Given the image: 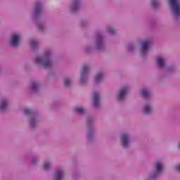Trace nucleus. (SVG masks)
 I'll list each match as a JSON object with an SVG mask.
<instances>
[{
  "instance_id": "f03ea898",
  "label": "nucleus",
  "mask_w": 180,
  "mask_h": 180,
  "mask_svg": "<svg viewBox=\"0 0 180 180\" xmlns=\"http://www.w3.org/2000/svg\"><path fill=\"white\" fill-rule=\"evenodd\" d=\"M94 50L98 51H105L106 50V41H105V35L102 32L96 33L93 45H87L84 47V51L86 54H91Z\"/></svg>"
},
{
  "instance_id": "7ed1b4c3",
  "label": "nucleus",
  "mask_w": 180,
  "mask_h": 180,
  "mask_svg": "<svg viewBox=\"0 0 180 180\" xmlns=\"http://www.w3.org/2000/svg\"><path fill=\"white\" fill-rule=\"evenodd\" d=\"M44 6L41 2H37L35 4L34 10L32 12V20L36 24V26L39 32H46V25L41 21V15H43V11Z\"/></svg>"
},
{
  "instance_id": "6ab92c4d",
  "label": "nucleus",
  "mask_w": 180,
  "mask_h": 180,
  "mask_svg": "<svg viewBox=\"0 0 180 180\" xmlns=\"http://www.w3.org/2000/svg\"><path fill=\"white\" fill-rule=\"evenodd\" d=\"M41 86V84L38 81H32L30 84V91L32 94H37L39 91H40V87Z\"/></svg>"
},
{
  "instance_id": "f8f14e48",
  "label": "nucleus",
  "mask_w": 180,
  "mask_h": 180,
  "mask_svg": "<svg viewBox=\"0 0 180 180\" xmlns=\"http://www.w3.org/2000/svg\"><path fill=\"white\" fill-rule=\"evenodd\" d=\"M21 40H22V34H20V33L14 32L11 34L10 37L9 44L11 47H13L16 49V47H19Z\"/></svg>"
},
{
  "instance_id": "4468645a",
  "label": "nucleus",
  "mask_w": 180,
  "mask_h": 180,
  "mask_svg": "<svg viewBox=\"0 0 180 180\" xmlns=\"http://www.w3.org/2000/svg\"><path fill=\"white\" fill-rule=\"evenodd\" d=\"M130 91V89L128 86H124L122 87L116 95V99L117 102L120 103H122L126 101V97L127 96V94H129V91Z\"/></svg>"
},
{
  "instance_id": "ddd939ff",
  "label": "nucleus",
  "mask_w": 180,
  "mask_h": 180,
  "mask_svg": "<svg viewBox=\"0 0 180 180\" xmlns=\"http://www.w3.org/2000/svg\"><path fill=\"white\" fill-rule=\"evenodd\" d=\"M82 0H71L68 6L69 12L73 15L77 14L81 11V4Z\"/></svg>"
},
{
  "instance_id": "b1692460",
  "label": "nucleus",
  "mask_w": 180,
  "mask_h": 180,
  "mask_svg": "<svg viewBox=\"0 0 180 180\" xmlns=\"http://www.w3.org/2000/svg\"><path fill=\"white\" fill-rule=\"evenodd\" d=\"M106 32L111 34V36H116V29H115V27L112 25H108L105 27Z\"/></svg>"
},
{
  "instance_id": "cd10ccee",
  "label": "nucleus",
  "mask_w": 180,
  "mask_h": 180,
  "mask_svg": "<svg viewBox=\"0 0 180 180\" xmlns=\"http://www.w3.org/2000/svg\"><path fill=\"white\" fill-rule=\"evenodd\" d=\"M50 168H51V162L45 161L43 163V169H44V171H50Z\"/></svg>"
},
{
  "instance_id": "473e14b6",
  "label": "nucleus",
  "mask_w": 180,
  "mask_h": 180,
  "mask_svg": "<svg viewBox=\"0 0 180 180\" xmlns=\"http://www.w3.org/2000/svg\"><path fill=\"white\" fill-rule=\"evenodd\" d=\"M73 178H74L75 179H78V177H77V175H76V174H74V175H73Z\"/></svg>"
},
{
  "instance_id": "1a4fd4ad",
  "label": "nucleus",
  "mask_w": 180,
  "mask_h": 180,
  "mask_svg": "<svg viewBox=\"0 0 180 180\" xmlns=\"http://www.w3.org/2000/svg\"><path fill=\"white\" fill-rule=\"evenodd\" d=\"M156 65L163 71L164 74H168L169 72H173L175 69L172 68H167V59L162 56H158L155 60Z\"/></svg>"
},
{
  "instance_id": "5701e85b",
  "label": "nucleus",
  "mask_w": 180,
  "mask_h": 180,
  "mask_svg": "<svg viewBox=\"0 0 180 180\" xmlns=\"http://www.w3.org/2000/svg\"><path fill=\"white\" fill-rule=\"evenodd\" d=\"M72 78L66 77L63 79V85L65 88H71L72 86Z\"/></svg>"
},
{
  "instance_id": "412c9836",
  "label": "nucleus",
  "mask_w": 180,
  "mask_h": 180,
  "mask_svg": "<svg viewBox=\"0 0 180 180\" xmlns=\"http://www.w3.org/2000/svg\"><path fill=\"white\" fill-rule=\"evenodd\" d=\"M74 112L75 113H76L77 115H79V116H85L88 113V111L86 110V109H85L82 106L75 107L74 108Z\"/></svg>"
},
{
  "instance_id": "c85d7f7f",
  "label": "nucleus",
  "mask_w": 180,
  "mask_h": 180,
  "mask_svg": "<svg viewBox=\"0 0 180 180\" xmlns=\"http://www.w3.org/2000/svg\"><path fill=\"white\" fill-rule=\"evenodd\" d=\"M89 26V20H81L79 22L80 27H86Z\"/></svg>"
},
{
  "instance_id": "dca6fc26",
  "label": "nucleus",
  "mask_w": 180,
  "mask_h": 180,
  "mask_svg": "<svg viewBox=\"0 0 180 180\" xmlns=\"http://www.w3.org/2000/svg\"><path fill=\"white\" fill-rule=\"evenodd\" d=\"M150 46H151V41L146 40L141 43L139 47V52L141 57H146L148 54V50H150Z\"/></svg>"
},
{
  "instance_id": "423d86ee",
  "label": "nucleus",
  "mask_w": 180,
  "mask_h": 180,
  "mask_svg": "<svg viewBox=\"0 0 180 180\" xmlns=\"http://www.w3.org/2000/svg\"><path fill=\"white\" fill-rule=\"evenodd\" d=\"M95 122V118L89 115L86 117V124L87 127L86 139L88 143H92L95 141V126L94 122Z\"/></svg>"
},
{
  "instance_id": "20e7f679",
  "label": "nucleus",
  "mask_w": 180,
  "mask_h": 180,
  "mask_svg": "<svg viewBox=\"0 0 180 180\" xmlns=\"http://www.w3.org/2000/svg\"><path fill=\"white\" fill-rule=\"evenodd\" d=\"M24 115L27 116V123L31 130H36L39 126L40 120H39V112L33 110L32 108H25Z\"/></svg>"
},
{
  "instance_id": "7c9ffc66",
  "label": "nucleus",
  "mask_w": 180,
  "mask_h": 180,
  "mask_svg": "<svg viewBox=\"0 0 180 180\" xmlns=\"http://www.w3.org/2000/svg\"><path fill=\"white\" fill-rule=\"evenodd\" d=\"M174 169L177 172H180V162L175 165Z\"/></svg>"
},
{
  "instance_id": "72a5a7b5",
  "label": "nucleus",
  "mask_w": 180,
  "mask_h": 180,
  "mask_svg": "<svg viewBox=\"0 0 180 180\" xmlns=\"http://www.w3.org/2000/svg\"><path fill=\"white\" fill-rule=\"evenodd\" d=\"M1 71H2V69L0 68V72H1Z\"/></svg>"
},
{
  "instance_id": "4be33fe9",
  "label": "nucleus",
  "mask_w": 180,
  "mask_h": 180,
  "mask_svg": "<svg viewBox=\"0 0 180 180\" xmlns=\"http://www.w3.org/2000/svg\"><path fill=\"white\" fill-rule=\"evenodd\" d=\"M103 77H105L103 72H98L94 77L95 84H101L103 81Z\"/></svg>"
},
{
  "instance_id": "f257e3e1",
  "label": "nucleus",
  "mask_w": 180,
  "mask_h": 180,
  "mask_svg": "<svg viewBox=\"0 0 180 180\" xmlns=\"http://www.w3.org/2000/svg\"><path fill=\"white\" fill-rule=\"evenodd\" d=\"M34 64L38 68L51 70L54 67V51L51 48H46L42 54L36 55L34 58Z\"/></svg>"
},
{
  "instance_id": "c756f323",
  "label": "nucleus",
  "mask_w": 180,
  "mask_h": 180,
  "mask_svg": "<svg viewBox=\"0 0 180 180\" xmlns=\"http://www.w3.org/2000/svg\"><path fill=\"white\" fill-rule=\"evenodd\" d=\"M30 162L32 165H37L39 164V156H33Z\"/></svg>"
},
{
  "instance_id": "f3484780",
  "label": "nucleus",
  "mask_w": 180,
  "mask_h": 180,
  "mask_svg": "<svg viewBox=\"0 0 180 180\" xmlns=\"http://www.w3.org/2000/svg\"><path fill=\"white\" fill-rule=\"evenodd\" d=\"M142 113L145 115V116H151L153 113H154V105H153V103L151 101H147L143 108Z\"/></svg>"
},
{
  "instance_id": "9d476101",
  "label": "nucleus",
  "mask_w": 180,
  "mask_h": 180,
  "mask_svg": "<svg viewBox=\"0 0 180 180\" xmlns=\"http://www.w3.org/2000/svg\"><path fill=\"white\" fill-rule=\"evenodd\" d=\"M89 71H91L90 65L85 64L82 68L79 77V82L82 85H86L88 84V81H89Z\"/></svg>"
},
{
  "instance_id": "aec40b11",
  "label": "nucleus",
  "mask_w": 180,
  "mask_h": 180,
  "mask_svg": "<svg viewBox=\"0 0 180 180\" xmlns=\"http://www.w3.org/2000/svg\"><path fill=\"white\" fill-rule=\"evenodd\" d=\"M9 108V99L1 98L0 99V112H6Z\"/></svg>"
},
{
  "instance_id": "6e6552de",
  "label": "nucleus",
  "mask_w": 180,
  "mask_h": 180,
  "mask_svg": "<svg viewBox=\"0 0 180 180\" xmlns=\"http://www.w3.org/2000/svg\"><path fill=\"white\" fill-rule=\"evenodd\" d=\"M131 134L129 132H122L120 134V143L122 148L129 150L131 147Z\"/></svg>"
},
{
  "instance_id": "bb28decb",
  "label": "nucleus",
  "mask_w": 180,
  "mask_h": 180,
  "mask_svg": "<svg viewBox=\"0 0 180 180\" xmlns=\"http://www.w3.org/2000/svg\"><path fill=\"white\" fill-rule=\"evenodd\" d=\"M136 50V44L131 42L127 45V51L128 53H134Z\"/></svg>"
},
{
  "instance_id": "9b49d317",
  "label": "nucleus",
  "mask_w": 180,
  "mask_h": 180,
  "mask_svg": "<svg viewBox=\"0 0 180 180\" xmlns=\"http://www.w3.org/2000/svg\"><path fill=\"white\" fill-rule=\"evenodd\" d=\"M101 105H102V96H101V93L95 91L93 93L91 98L92 108L95 109V110H98V109H101Z\"/></svg>"
},
{
  "instance_id": "a878e982",
  "label": "nucleus",
  "mask_w": 180,
  "mask_h": 180,
  "mask_svg": "<svg viewBox=\"0 0 180 180\" xmlns=\"http://www.w3.org/2000/svg\"><path fill=\"white\" fill-rule=\"evenodd\" d=\"M150 5L153 9H158L161 6L160 0H150Z\"/></svg>"
},
{
  "instance_id": "2eb2a0df",
  "label": "nucleus",
  "mask_w": 180,
  "mask_h": 180,
  "mask_svg": "<svg viewBox=\"0 0 180 180\" xmlns=\"http://www.w3.org/2000/svg\"><path fill=\"white\" fill-rule=\"evenodd\" d=\"M139 94L141 98H143V99H144V101L146 102L150 101L153 98V92L149 87L144 86L141 88L139 90Z\"/></svg>"
},
{
  "instance_id": "393cba45",
  "label": "nucleus",
  "mask_w": 180,
  "mask_h": 180,
  "mask_svg": "<svg viewBox=\"0 0 180 180\" xmlns=\"http://www.w3.org/2000/svg\"><path fill=\"white\" fill-rule=\"evenodd\" d=\"M30 46L32 50H39V41L37 39H31Z\"/></svg>"
},
{
  "instance_id": "2f4dec72",
  "label": "nucleus",
  "mask_w": 180,
  "mask_h": 180,
  "mask_svg": "<svg viewBox=\"0 0 180 180\" xmlns=\"http://www.w3.org/2000/svg\"><path fill=\"white\" fill-rule=\"evenodd\" d=\"M177 150H178V151H180V141L179 142V143L177 145Z\"/></svg>"
},
{
  "instance_id": "0eeeda50",
  "label": "nucleus",
  "mask_w": 180,
  "mask_h": 180,
  "mask_svg": "<svg viewBox=\"0 0 180 180\" xmlns=\"http://www.w3.org/2000/svg\"><path fill=\"white\" fill-rule=\"evenodd\" d=\"M171 15L174 20L180 19V2L178 0H168Z\"/></svg>"
},
{
  "instance_id": "a211bd4d",
  "label": "nucleus",
  "mask_w": 180,
  "mask_h": 180,
  "mask_svg": "<svg viewBox=\"0 0 180 180\" xmlns=\"http://www.w3.org/2000/svg\"><path fill=\"white\" fill-rule=\"evenodd\" d=\"M64 178H65V170L59 167L53 172L52 180H64Z\"/></svg>"
},
{
  "instance_id": "39448f33",
  "label": "nucleus",
  "mask_w": 180,
  "mask_h": 180,
  "mask_svg": "<svg viewBox=\"0 0 180 180\" xmlns=\"http://www.w3.org/2000/svg\"><path fill=\"white\" fill-rule=\"evenodd\" d=\"M165 171V166L160 160H157L153 164V170L144 178V180H157Z\"/></svg>"
}]
</instances>
